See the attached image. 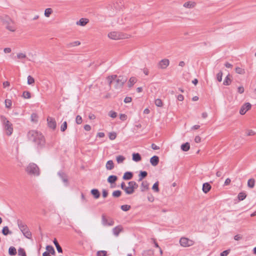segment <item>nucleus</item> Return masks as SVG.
Listing matches in <instances>:
<instances>
[{
    "label": "nucleus",
    "mask_w": 256,
    "mask_h": 256,
    "mask_svg": "<svg viewBox=\"0 0 256 256\" xmlns=\"http://www.w3.org/2000/svg\"><path fill=\"white\" fill-rule=\"evenodd\" d=\"M28 140L34 142L38 148H42L45 144L44 136L36 130H30L28 134Z\"/></svg>",
    "instance_id": "obj_1"
},
{
    "label": "nucleus",
    "mask_w": 256,
    "mask_h": 256,
    "mask_svg": "<svg viewBox=\"0 0 256 256\" xmlns=\"http://www.w3.org/2000/svg\"><path fill=\"white\" fill-rule=\"evenodd\" d=\"M117 76L116 75H112L108 76V81L109 86H110L113 82H115L114 87L116 89H120L123 87L124 84L127 80V78L124 76H119L116 79Z\"/></svg>",
    "instance_id": "obj_2"
},
{
    "label": "nucleus",
    "mask_w": 256,
    "mask_h": 256,
    "mask_svg": "<svg viewBox=\"0 0 256 256\" xmlns=\"http://www.w3.org/2000/svg\"><path fill=\"white\" fill-rule=\"evenodd\" d=\"M0 119L6 135L10 136L13 132L12 124L4 116H2Z\"/></svg>",
    "instance_id": "obj_3"
},
{
    "label": "nucleus",
    "mask_w": 256,
    "mask_h": 256,
    "mask_svg": "<svg viewBox=\"0 0 256 256\" xmlns=\"http://www.w3.org/2000/svg\"><path fill=\"white\" fill-rule=\"evenodd\" d=\"M17 223L18 228H20L24 236L26 238L28 239H30L32 238V233L30 232L28 226L20 220H18Z\"/></svg>",
    "instance_id": "obj_4"
},
{
    "label": "nucleus",
    "mask_w": 256,
    "mask_h": 256,
    "mask_svg": "<svg viewBox=\"0 0 256 256\" xmlns=\"http://www.w3.org/2000/svg\"><path fill=\"white\" fill-rule=\"evenodd\" d=\"M26 172L34 176H38L40 174V170L38 166L34 163H30L26 168Z\"/></svg>",
    "instance_id": "obj_5"
},
{
    "label": "nucleus",
    "mask_w": 256,
    "mask_h": 256,
    "mask_svg": "<svg viewBox=\"0 0 256 256\" xmlns=\"http://www.w3.org/2000/svg\"><path fill=\"white\" fill-rule=\"evenodd\" d=\"M108 36L111 39L117 40L124 38V35L120 32H112L108 34Z\"/></svg>",
    "instance_id": "obj_6"
},
{
    "label": "nucleus",
    "mask_w": 256,
    "mask_h": 256,
    "mask_svg": "<svg viewBox=\"0 0 256 256\" xmlns=\"http://www.w3.org/2000/svg\"><path fill=\"white\" fill-rule=\"evenodd\" d=\"M180 244L184 247H188L192 246L194 244L192 240L186 238H182L180 240Z\"/></svg>",
    "instance_id": "obj_7"
},
{
    "label": "nucleus",
    "mask_w": 256,
    "mask_h": 256,
    "mask_svg": "<svg viewBox=\"0 0 256 256\" xmlns=\"http://www.w3.org/2000/svg\"><path fill=\"white\" fill-rule=\"evenodd\" d=\"M102 222L104 226H112L114 224V221L112 218L108 220L104 214L102 216Z\"/></svg>",
    "instance_id": "obj_8"
},
{
    "label": "nucleus",
    "mask_w": 256,
    "mask_h": 256,
    "mask_svg": "<svg viewBox=\"0 0 256 256\" xmlns=\"http://www.w3.org/2000/svg\"><path fill=\"white\" fill-rule=\"evenodd\" d=\"M252 105L249 102H246L240 108V114L242 115L244 114L247 111L250 109Z\"/></svg>",
    "instance_id": "obj_9"
},
{
    "label": "nucleus",
    "mask_w": 256,
    "mask_h": 256,
    "mask_svg": "<svg viewBox=\"0 0 256 256\" xmlns=\"http://www.w3.org/2000/svg\"><path fill=\"white\" fill-rule=\"evenodd\" d=\"M4 23L6 24V28L11 32L15 31V28L11 25L12 23V20L8 17H6L4 21Z\"/></svg>",
    "instance_id": "obj_10"
},
{
    "label": "nucleus",
    "mask_w": 256,
    "mask_h": 256,
    "mask_svg": "<svg viewBox=\"0 0 256 256\" xmlns=\"http://www.w3.org/2000/svg\"><path fill=\"white\" fill-rule=\"evenodd\" d=\"M48 126L53 130H54L56 126V123L54 118L48 116L47 118Z\"/></svg>",
    "instance_id": "obj_11"
},
{
    "label": "nucleus",
    "mask_w": 256,
    "mask_h": 256,
    "mask_svg": "<svg viewBox=\"0 0 256 256\" xmlns=\"http://www.w3.org/2000/svg\"><path fill=\"white\" fill-rule=\"evenodd\" d=\"M170 61L168 59H163L158 63V68L162 69L166 68L169 65Z\"/></svg>",
    "instance_id": "obj_12"
},
{
    "label": "nucleus",
    "mask_w": 256,
    "mask_h": 256,
    "mask_svg": "<svg viewBox=\"0 0 256 256\" xmlns=\"http://www.w3.org/2000/svg\"><path fill=\"white\" fill-rule=\"evenodd\" d=\"M159 162V158L156 156H152L150 159V162L153 166H156L158 164Z\"/></svg>",
    "instance_id": "obj_13"
},
{
    "label": "nucleus",
    "mask_w": 256,
    "mask_h": 256,
    "mask_svg": "<svg viewBox=\"0 0 256 256\" xmlns=\"http://www.w3.org/2000/svg\"><path fill=\"white\" fill-rule=\"evenodd\" d=\"M212 186L208 182H205L202 185V190L205 194L208 193L211 189Z\"/></svg>",
    "instance_id": "obj_14"
},
{
    "label": "nucleus",
    "mask_w": 256,
    "mask_h": 256,
    "mask_svg": "<svg viewBox=\"0 0 256 256\" xmlns=\"http://www.w3.org/2000/svg\"><path fill=\"white\" fill-rule=\"evenodd\" d=\"M132 176H133L132 172H126L122 176V178L124 180H130L132 178Z\"/></svg>",
    "instance_id": "obj_15"
},
{
    "label": "nucleus",
    "mask_w": 256,
    "mask_h": 256,
    "mask_svg": "<svg viewBox=\"0 0 256 256\" xmlns=\"http://www.w3.org/2000/svg\"><path fill=\"white\" fill-rule=\"evenodd\" d=\"M122 226H116L112 229V232L114 235L116 236H118L120 232L122 230Z\"/></svg>",
    "instance_id": "obj_16"
},
{
    "label": "nucleus",
    "mask_w": 256,
    "mask_h": 256,
    "mask_svg": "<svg viewBox=\"0 0 256 256\" xmlns=\"http://www.w3.org/2000/svg\"><path fill=\"white\" fill-rule=\"evenodd\" d=\"M149 184L147 181H144L142 182L140 186V190L142 192H144L148 189Z\"/></svg>",
    "instance_id": "obj_17"
},
{
    "label": "nucleus",
    "mask_w": 256,
    "mask_h": 256,
    "mask_svg": "<svg viewBox=\"0 0 256 256\" xmlns=\"http://www.w3.org/2000/svg\"><path fill=\"white\" fill-rule=\"evenodd\" d=\"M58 175L59 176L60 178L64 182H65V183L68 182L67 176L64 172L62 171L59 172H58Z\"/></svg>",
    "instance_id": "obj_18"
},
{
    "label": "nucleus",
    "mask_w": 256,
    "mask_h": 256,
    "mask_svg": "<svg viewBox=\"0 0 256 256\" xmlns=\"http://www.w3.org/2000/svg\"><path fill=\"white\" fill-rule=\"evenodd\" d=\"M90 192L96 199L99 198L100 196V193L98 189H92L91 190Z\"/></svg>",
    "instance_id": "obj_19"
},
{
    "label": "nucleus",
    "mask_w": 256,
    "mask_h": 256,
    "mask_svg": "<svg viewBox=\"0 0 256 256\" xmlns=\"http://www.w3.org/2000/svg\"><path fill=\"white\" fill-rule=\"evenodd\" d=\"M88 19L82 18L79 21L76 22V24L81 26H84L87 23H88Z\"/></svg>",
    "instance_id": "obj_20"
},
{
    "label": "nucleus",
    "mask_w": 256,
    "mask_h": 256,
    "mask_svg": "<svg viewBox=\"0 0 256 256\" xmlns=\"http://www.w3.org/2000/svg\"><path fill=\"white\" fill-rule=\"evenodd\" d=\"M118 180V177L116 176L111 175L108 178V182L112 184L114 183Z\"/></svg>",
    "instance_id": "obj_21"
},
{
    "label": "nucleus",
    "mask_w": 256,
    "mask_h": 256,
    "mask_svg": "<svg viewBox=\"0 0 256 256\" xmlns=\"http://www.w3.org/2000/svg\"><path fill=\"white\" fill-rule=\"evenodd\" d=\"M106 168L108 170H112L114 168L113 161L112 160H108L106 166Z\"/></svg>",
    "instance_id": "obj_22"
},
{
    "label": "nucleus",
    "mask_w": 256,
    "mask_h": 256,
    "mask_svg": "<svg viewBox=\"0 0 256 256\" xmlns=\"http://www.w3.org/2000/svg\"><path fill=\"white\" fill-rule=\"evenodd\" d=\"M132 160L134 162H138L142 159L141 156L138 153H134L132 154Z\"/></svg>",
    "instance_id": "obj_23"
},
{
    "label": "nucleus",
    "mask_w": 256,
    "mask_h": 256,
    "mask_svg": "<svg viewBox=\"0 0 256 256\" xmlns=\"http://www.w3.org/2000/svg\"><path fill=\"white\" fill-rule=\"evenodd\" d=\"M190 144L188 142L182 144L181 146V149L184 152H187L190 150Z\"/></svg>",
    "instance_id": "obj_24"
},
{
    "label": "nucleus",
    "mask_w": 256,
    "mask_h": 256,
    "mask_svg": "<svg viewBox=\"0 0 256 256\" xmlns=\"http://www.w3.org/2000/svg\"><path fill=\"white\" fill-rule=\"evenodd\" d=\"M2 232L4 236H7L8 234H12V232L9 230V228L8 226H4L2 230Z\"/></svg>",
    "instance_id": "obj_25"
},
{
    "label": "nucleus",
    "mask_w": 256,
    "mask_h": 256,
    "mask_svg": "<svg viewBox=\"0 0 256 256\" xmlns=\"http://www.w3.org/2000/svg\"><path fill=\"white\" fill-rule=\"evenodd\" d=\"M195 2H187L184 4V6L186 8H191L194 7Z\"/></svg>",
    "instance_id": "obj_26"
},
{
    "label": "nucleus",
    "mask_w": 256,
    "mask_h": 256,
    "mask_svg": "<svg viewBox=\"0 0 256 256\" xmlns=\"http://www.w3.org/2000/svg\"><path fill=\"white\" fill-rule=\"evenodd\" d=\"M230 74H228L226 77L224 82L223 84L224 86H229L232 82V80L230 78Z\"/></svg>",
    "instance_id": "obj_27"
},
{
    "label": "nucleus",
    "mask_w": 256,
    "mask_h": 256,
    "mask_svg": "<svg viewBox=\"0 0 256 256\" xmlns=\"http://www.w3.org/2000/svg\"><path fill=\"white\" fill-rule=\"evenodd\" d=\"M54 244L56 248V250H58V252L60 253H62V248H61V246H60L59 244L58 243L57 240L56 238H54Z\"/></svg>",
    "instance_id": "obj_28"
},
{
    "label": "nucleus",
    "mask_w": 256,
    "mask_h": 256,
    "mask_svg": "<svg viewBox=\"0 0 256 256\" xmlns=\"http://www.w3.org/2000/svg\"><path fill=\"white\" fill-rule=\"evenodd\" d=\"M124 191L127 194H132L134 192V190L132 188V187L131 186L129 185L128 186H126Z\"/></svg>",
    "instance_id": "obj_29"
},
{
    "label": "nucleus",
    "mask_w": 256,
    "mask_h": 256,
    "mask_svg": "<svg viewBox=\"0 0 256 256\" xmlns=\"http://www.w3.org/2000/svg\"><path fill=\"white\" fill-rule=\"evenodd\" d=\"M8 254L14 256L16 254V250L14 246H10L8 248Z\"/></svg>",
    "instance_id": "obj_30"
},
{
    "label": "nucleus",
    "mask_w": 256,
    "mask_h": 256,
    "mask_svg": "<svg viewBox=\"0 0 256 256\" xmlns=\"http://www.w3.org/2000/svg\"><path fill=\"white\" fill-rule=\"evenodd\" d=\"M148 175V172L146 171H140L138 174V181H141L143 178H146Z\"/></svg>",
    "instance_id": "obj_31"
},
{
    "label": "nucleus",
    "mask_w": 256,
    "mask_h": 256,
    "mask_svg": "<svg viewBox=\"0 0 256 256\" xmlns=\"http://www.w3.org/2000/svg\"><path fill=\"white\" fill-rule=\"evenodd\" d=\"M137 80L135 77H131L128 82V87L131 88L136 82Z\"/></svg>",
    "instance_id": "obj_32"
},
{
    "label": "nucleus",
    "mask_w": 256,
    "mask_h": 256,
    "mask_svg": "<svg viewBox=\"0 0 256 256\" xmlns=\"http://www.w3.org/2000/svg\"><path fill=\"white\" fill-rule=\"evenodd\" d=\"M46 250L47 252H49V254H52L54 255L56 254L54 248L52 246H46Z\"/></svg>",
    "instance_id": "obj_33"
},
{
    "label": "nucleus",
    "mask_w": 256,
    "mask_h": 256,
    "mask_svg": "<svg viewBox=\"0 0 256 256\" xmlns=\"http://www.w3.org/2000/svg\"><path fill=\"white\" fill-rule=\"evenodd\" d=\"M80 44V41H75L72 42L68 43L66 44V47L68 48H71L72 47L79 46Z\"/></svg>",
    "instance_id": "obj_34"
},
{
    "label": "nucleus",
    "mask_w": 256,
    "mask_h": 256,
    "mask_svg": "<svg viewBox=\"0 0 256 256\" xmlns=\"http://www.w3.org/2000/svg\"><path fill=\"white\" fill-rule=\"evenodd\" d=\"M246 194L244 192H240L238 194V198L239 200H243L246 198Z\"/></svg>",
    "instance_id": "obj_35"
},
{
    "label": "nucleus",
    "mask_w": 256,
    "mask_h": 256,
    "mask_svg": "<svg viewBox=\"0 0 256 256\" xmlns=\"http://www.w3.org/2000/svg\"><path fill=\"white\" fill-rule=\"evenodd\" d=\"M255 180L254 178H250L248 180V186L252 188L254 186Z\"/></svg>",
    "instance_id": "obj_36"
},
{
    "label": "nucleus",
    "mask_w": 256,
    "mask_h": 256,
    "mask_svg": "<svg viewBox=\"0 0 256 256\" xmlns=\"http://www.w3.org/2000/svg\"><path fill=\"white\" fill-rule=\"evenodd\" d=\"M128 184L129 186H131L132 187V188L134 190H134L136 189L138 186V184L134 181H130V182H128Z\"/></svg>",
    "instance_id": "obj_37"
},
{
    "label": "nucleus",
    "mask_w": 256,
    "mask_h": 256,
    "mask_svg": "<svg viewBox=\"0 0 256 256\" xmlns=\"http://www.w3.org/2000/svg\"><path fill=\"white\" fill-rule=\"evenodd\" d=\"M52 12V10L51 8H47L44 11V16H45L48 18L50 16V15Z\"/></svg>",
    "instance_id": "obj_38"
},
{
    "label": "nucleus",
    "mask_w": 256,
    "mask_h": 256,
    "mask_svg": "<svg viewBox=\"0 0 256 256\" xmlns=\"http://www.w3.org/2000/svg\"><path fill=\"white\" fill-rule=\"evenodd\" d=\"M122 194V192L120 190H117L113 192L112 194V196L114 198H118L120 197Z\"/></svg>",
    "instance_id": "obj_39"
},
{
    "label": "nucleus",
    "mask_w": 256,
    "mask_h": 256,
    "mask_svg": "<svg viewBox=\"0 0 256 256\" xmlns=\"http://www.w3.org/2000/svg\"><path fill=\"white\" fill-rule=\"evenodd\" d=\"M236 72L237 74H245V70L244 68L237 67L236 68Z\"/></svg>",
    "instance_id": "obj_40"
},
{
    "label": "nucleus",
    "mask_w": 256,
    "mask_h": 256,
    "mask_svg": "<svg viewBox=\"0 0 256 256\" xmlns=\"http://www.w3.org/2000/svg\"><path fill=\"white\" fill-rule=\"evenodd\" d=\"M18 254L20 256H26L24 250L21 248L18 250Z\"/></svg>",
    "instance_id": "obj_41"
},
{
    "label": "nucleus",
    "mask_w": 256,
    "mask_h": 256,
    "mask_svg": "<svg viewBox=\"0 0 256 256\" xmlns=\"http://www.w3.org/2000/svg\"><path fill=\"white\" fill-rule=\"evenodd\" d=\"M116 160L118 163H122L125 160V158L122 156L120 155L116 156Z\"/></svg>",
    "instance_id": "obj_42"
},
{
    "label": "nucleus",
    "mask_w": 256,
    "mask_h": 256,
    "mask_svg": "<svg viewBox=\"0 0 256 256\" xmlns=\"http://www.w3.org/2000/svg\"><path fill=\"white\" fill-rule=\"evenodd\" d=\"M12 105V102L10 100L6 99L5 100V106L6 107L10 108Z\"/></svg>",
    "instance_id": "obj_43"
},
{
    "label": "nucleus",
    "mask_w": 256,
    "mask_h": 256,
    "mask_svg": "<svg viewBox=\"0 0 256 256\" xmlns=\"http://www.w3.org/2000/svg\"><path fill=\"white\" fill-rule=\"evenodd\" d=\"M22 97L24 98H31V94L28 91H24L23 92Z\"/></svg>",
    "instance_id": "obj_44"
},
{
    "label": "nucleus",
    "mask_w": 256,
    "mask_h": 256,
    "mask_svg": "<svg viewBox=\"0 0 256 256\" xmlns=\"http://www.w3.org/2000/svg\"><path fill=\"white\" fill-rule=\"evenodd\" d=\"M121 209L124 212L128 211L130 208V206L128 204L122 205L120 206Z\"/></svg>",
    "instance_id": "obj_45"
},
{
    "label": "nucleus",
    "mask_w": 256,
    "mask_h": 256,
    "mask_svg": "<svg viewBox=\"0 0 256 256\" xmlns=\"http://www.w3.org/2000/svg\"><path fill=\"white\" fill-rule=\"evenodd\" d=\"M152 189L156 192H159V188H158V182H155L152 187Z\"/></svg>",
    "instance_id": "obj_46"
},
{
    "label": "nucleus",
    "mask_w": 256,
    "mask_h": 256,
    "mask_svg": "<svg viewBox=\"0 0 256 256\" xmlns=\"http://www.w3.org/2000/svg\"><path fill=\"white\" fill-rule=\"evenodd\" d=\"M155 104L158 107H162V102L160 99L157 98L155 100Z\"/></svg>",
    "instance_id": "obj_47"
},
{
    "label": "nucleus",
    "mask_w": 256,
    "mask_h": 256,
    "mask_svg": "<svg viewBox=\"0 0 256 256\" xmlns=\"http://www.w3.org/2000/svg\"><path fill=\"white\" fill-rule=\"evenodd\" d=\"M34 82V79L30 76H28V84H32Z\"/></svg>",
    "instance_id": "obj_48"
},
{
    "label": "nucleus",
    "mask_w": 256,
    "mask_h": 256,
    "mask_svg": "<svg viewBox=\"0 0 256 256\" xmlns=\"http://www.w3.org/2000/svg\"><path fill=\"white\" fill-rule=\"evenodd\" d=\"M67 128V122H64L60 126V130L62 132H64Z\"/></svg>",
    "instance_id": "obj_49"
},
{
    "label": "nucleus",
    "mask_w": 256,
    "mask_h": 256,
    "mask_svg": "<svg viewBox=\"0 0 256 256\" xmlns=\"http://www.w3.org/2000/svg\"><path fill=\"white\" fill-rule=\"evenodd\" d=\"M82 120L81 116L78 115L76 118V122L78 124H80L82 123Z\"/></svg>",
    "instance_id": "obj_50"
},
{
    "label": "nucleus",
    "mask_w": 256,
    "mask_h": 256,
    "mask_svg": "<svg viewBox=\"0 0 256 256\" xmlns=\"http://www.w3.org/2000/svg\"><path fill=\"white\" fill-rule=\"evenodd\" d=\"M222 71H220L217 74H216V79L219 82H220L222 80Z\"/></svg>",
    "instance_id": "obj_51"
},
{
    "label": "nucleus",
    "mask_w": 256,
    "mask_h": 256,
    "mask_svg": "<svg viewBox=\"0 0 256 256\" xmlns=\"http://www.w3.org/2000/svg\"><path fill=\"white\" fill-rule=\"evenodd\" d=\"M109 138L111 140H114L116 138V134L114 132H110L109 134Z\"/></svg>",
    "instance_id": "obj_52"
},
{
    "label": "nucleus",
    "mask_w": 256,
    "mask_h": 256,
    "mask_svg": "<svg viewBox=\"0 0 256 256\" xmlns=\"http://www.w3.org/2000/svg\"><path fill=\"white\" fill-rule=\"evenodd\" d=\"M97 256H106V252L105 250L98 251Z\"/></svg>",
    "instance_id": "obj_53"
},
{
    "label": "nucleus",
    "mask_w": 256,
    "mask_h": 256,
    "mask_svg": "<svg viewBox=\"0 0 256 256\" xmlns=\"http://www.w3.org/2000/svg\"><path fill=\"white\" fill-rule=\"evenodd\" d=\"M108 116L112 118H115L117 116V113L114 111H110L108 114Z\"/></svg>",
    "instance_id": "obj_54"
},
{
    "label": "nucleus",
    "mask_w": 256,
    "mask_h": 256,
    "mask_svg": "<svg viewBox=\"0 0 256 256\" xmlns=\"http://www.w3.org/2000/svg\"><path fill=\"white\" fill-rule=\"evenodd\" d=\"M16 56L19 59L24 58H26V55L23 53H18L17 54Z\"/></svg>",
    "instance_id": "obj_55"
},
{
    "label": "nucleus",
    "mask_w": 256,
    "mask_h": 256,
    "mask_svg": "<svg viewBox=\"0 0 256 256\" xmlns=\"http://www.w3.org/2000/svg\"><path fill=\"white\" fill-rule=\"evenodd\" d=\"M230 250H224L220 253V256H227L230 253Z\"/></svg>",
    "instance_id": "obj_56"
},
{
    "label": "nucleus",
    "mask_w": 256,
    "mask_h": 256,
    "mask_svg": "<svg viewBox=\"0 0 256 256\" xmlns=\"http://www.w3.org/2000/svg\"><path fill=\"white\" fill-rule=\"evenodd\" d=\"M256 132L254 131L253 130H248V132L247 133V136H254V134H256Z\"/></svg>",
    "instance_id": "obj_57"
},
{
    "label": "nucleus",
    "mask_w": 256,
    "mask_h": 256,
    "mask_svg": "<svg viewBox=\"0 0 256 256\" xmlns=\"http://www.w3.org/2000/svg\"><path fill=\"white\" fill-rule=\"evenodd\" d=\"M244 88L242 86H239L238 88V92L240 94L244 93Z\"/></svg>",
    "instance_id": "obj_58"
},
{
    "label": "nucleus",
    "mask_w": 256,
    "mask_h": 256,
    "mask_svg": "<svg viewBox=\"0 0 256 256\" xmlns=\"http://www.w3.org/2000/svg\"><path fill=\"white\" fill-rule=\"evenodd\" d=\"M127 118V116L125 114H120V118L122 120H126Z\"/></svg>",
    "instance_id": "obj_59"
},
{
    "label": "nucleus",
    "mask_w": 256,
    "mask_h": 256,
    "mask_svg": "<svg viewBox=\"0 0 256 256\" xmlns=\"http://www.w3.org/2000/svg\"><path fill=\"white\" fill-rule=\"evenodd\" d=\"M152 242L154 244V246L157 248H160V246L158 244V242H156V240L154 238H152Z\"/></svg>",
    "instance_id": "obj_60"
},
{
    "label": "nucleus",
    "mask_w": 256,
    "mask_h": 256,
    "mask_svg": "<svg viewBox=\"0 0 256 256\" xmlns=\"http://www.w3.org/2000/svg\"><path fill=\"white\" fill-rule=\"evenodd\" d=\"M132 101V98L130 97L126 96L124 100V102L125 103H128Z\"/></svg>",
    "instance_id": "obj_61"
},
{
    "label": "nucleus",
    "mask_w": 256,
    "mask_h": 256,
    "mask_svg": "<svg viewBox=\"0 0 256 256\" xmlns=\"http://www.w3.org/2000/svg\"><path fill=\"white\" fill-rule=\"evenodd\" d=\"M152 148L154 150H158L160 149V147L154 144H152L151 146Z\"/></svg>",
    "instance_id": "obj_62"
},
{
    "label": "nucleus",
    "mask_w": 256,
    "mask_h": 256,
    "mask_svg": "<svg viewBox=\"0 0 256 256\" xmlns=\"http://www.w3.org/2000/svg\"><path fill=\"white\" fill-rule=\"evenodd\" d=\"M201 138L200 136H196L194 138V142L196 143H199L200 142Z\"/></svg>",
    "instance_id": "obj_63"
},
{
    "label": "nucleus",
    "mask_w": 256,
    "mask_h": 256,
    "mask_svg": "<svg viewBox=\"0 0 256 256\" xmlns=\"http://www.w3.org/2000/svg\"><path fill=\"white\" fill-rule=\"evenodd\" d=\"M84 129L86 131H90L91 130V126L89 124H86L84 126Z\"/></svg>",
    "instance_id": "obj_64"
}]
</instances>
